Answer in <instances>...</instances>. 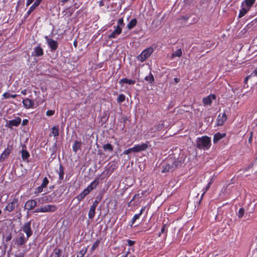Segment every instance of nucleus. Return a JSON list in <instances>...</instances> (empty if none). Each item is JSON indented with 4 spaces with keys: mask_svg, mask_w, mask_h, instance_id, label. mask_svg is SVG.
<instances>
[{
    "mask_svg": "<svg viewBox=\"0 0 257 257\" xmlns=\"http://www.w3.org/2000/svg\"><path fill=\"white\" fill-rule=\"evenodd\" d=\"M175 169L174 159L169 158L163 166L162 172L165 173L173 170Z\"/></svg>",
    "mask_w": 257,
    "mask_h": 257,
    "instance_id": "nucleus-5",
    "label": "nucleus"
},
{
    "mask_svg": "<svg viewBox=\"0 0 257 257\" xmlns=\"http://www.w3.org/2000/svg\"><path fill=\"white\" fill-rule=\"evenodd\" d=\"M33 2V0H27L26 6L28 7Z\"/></svg>",
    "mask_w": 257,
    "mask_h": 257,
    "instance_id": "nucleus-50",
    "label": "nucleus"
},
{
    "mask_svg": "<svg viewBox=\"0 0 257 257\" xmlns=\"http://www.w3.org/2000/svg\"><path fill=\"white\" fill-rule=\"evenodd\" d=\"M211 184V182H209V183L208 184V185H207V186H206V187L205 188V190H204V192H203V194H202V197L204 195V194H205V192L207 191V190L209 188V187H210V186Z\"/></svg>",
    "mask_w": 257,
    "mask_h": 257,
    "instance_id": "nucleus-44",
    "label": "nucleus"
},
{
    "mask_svg": "<svg viewBox=\"0 0 257 257\" xmlns=\"http://www.w3.org/2000/svg\"><path fill=\"white\" fill-rule=\"evenodd\" d=\"M34 55L35 56H41L43 55V50L40 46H37L34 49Z\"/></svg>",
    "mask_w": 257,
    "mask_h": 257,
    "instance_id": "nucleus-19",
    "label": "nucleus"
},
{
    "mask_svg": "<svg viewBox=\"0 0 257 257\" xmlns=\"http://www.w3.org/2000/svg\"><path fill=\"white\" fill-rule=\"evenodd\" d=\"M61 1L62 3H65L67 2L69 0H61Z\"/></svg>",
    "mask_w": 257,
    "mask_h": 257,
    "instance_id": "nucleus-59",
    "label": "nucleus"
},
{
    "mask_svg": "<svg viewBox=\"0 0 257 257\" xmlns=\"http://www.w3.org/2000/svg\"><path fill=\"white\" fill-rule=\"evenodd\" d=\"M119 83H126L129 85L134 84L136 83V81L133 79H129L127 78H123L119 80Z\"/></svg>",
    "mask_w": 257,
    "mask_h": 257,
    "instance_id": "nucleus-22",
    "label": "nucleus"
},
{
    "mask_svg": "<svg viewBox=\"0 0 257 257\" xmlns=\"http://www.w3.org/2000/svg\"><path fill=\"white\" fill-rule=\"evenodd\" d=\"M43 188L44 187H42L41 185L40 186L38 187L37 188V193H41V192H42Z\"/></svg>",
    "mask_w": 257,
    "mask_h": 257,
    "instance_id": "nucleus-47",
    "label": "nucleus"
},
{
    "mask_svg": "<svg viewBox=\"0 0 257 257\" xmlns=\"http://www.w3.org/2000/svg\"><path fill=\"white\" fill-rule=\"evenodd\" d=\"M98 202L97 201L95 200L94 203H93L92 205L91 206V207H92V208H94L95 209H96L97 206V204H98Z\"/></svg>",
    "mask_w": 257,
    "mask_h": 257,
    "instance_id": "nucleus-48",
    "label": "nucleus"
},
{
    "mask_svg": "<svg viewBox=\"0 0 257 257\" xmlns=\"http://www.w3.org/2000/svg\"><path fill=\"white\" fill-rule=\"evenodd\" d=\"M145 207H143L141 209V211H140V212L139 213V214H140V215H141L143 213V211H145Z\"/></svg>",
    "mask_w": 257,
    "mask_h": 257,
    "instance_id": "nucleus-56",
    "label": "nucleus"
},
{
    "mask_svg": "<svg viewBox=\"0 0 257 257\" xmlns=\"http://www.w3.org/2000/svg\"><path fill=\"white\" fill-rule=\"evenodd\" d=\"M174 81L176 83H177L179 81V79L178 78H174Z\"/></svg>",
    "mask_w": 257,
    "mask_h": 257,
    "instance_id": "nucleus-57",
    "label": "nucleus"
},
{
    "mask_svg": "<svg viewBox=\"0 0 257 257\" xmlns=\"http://www.w3.org/2000/svg\"><path fill=\"white\" fill-rule=\"evenodd\" d=\"M257 75V67L255 68L254 69V70L252 72L251 74L250 75L248 76H247L245 77L244 80V83L245 84L246 83V82L248 80V79L251 76V75H253V76H256Z\"/></svg>",
    "mask_w": 257,
    "mask_h": 257,
    "instance_id": "nucleus-32",
    "label": "nucleus"
},
{
    "mask_svg": "<svg viewBox=\"0 0 257 257\" xmlns=\"http://www.w3.org/2000/svg\"><path fill=\"white\" fill-rule=\"evenodd\" d=\"M238 17L239 18H240L241 17V10H239V15H238Z\"/></svg>",
    "mask_w": 257,
    "mask_h": 257,
    "instance_id": "nucleus-61",
    "label": "nucleus"
},
{
    "mask_svg": "<svg viewBox=\"0 0 257 257\" xmlns=\"http://www.w3.org/2000/svg\"><path fill=\"white\" fill-rule=\"evenodd\" d=\"M23 104L26 108L28 109L33 107L34 102L29 98H25L23 100Z\"/></svg>",
    "mask_w": 257,
    "mask_h": 257,
    "instance_id": "nucleus-13",
    "label": "nucleus"
},
{
    "mask_svg": "<svg viewBox=\"0 0 257 257\" xmlns=\"http://www.w3.org/2000/svg\"><path fill=\"white\" fill-rule=\"evenodd\" d=\"M60 249H56L55 250V254H57L58 257H60Z\"/></svg>",
    "mask_w": 257,
    "mask_h": 257,
    "instance_id": "nucleus-52",
    "label": "nucleus"
},
{
    "mask_svg": "<svg viewBox=\"0 0 257 257\" xmlns=\"http://www.w3.org/2000/svg\"><path fill=\"white\" fill-rule=\"evenodd\" d=\"M227 115L225 112L219 114L216 119L217 125L218 126L222 125L226 120Z\"/></svg>",
    "mask_w": 257,
    "mask_h": 257,
    "instance_id": "nucleus-7",
    "label": "nucleus"
},
{
    "mask_svg": "<svg viewBox=\"0 0 257 257\" xmlns=\"http://www.w3.org/2000/svg\"><path fill=\"white\" fill-rule=\"evenodd\" d=\"M64 170H63V167L62 165H60L59 167V179L62 180L63 178L64 177Z\"/></svg>",
    "mask_w": 257,
    "mask_h": 257,
    "instance_id": "nucleus-31",
    "label": "nucleus"
},
{
    "mask_svg": "<svg viewBox=\"0 0 257 257\" xmlns=\"http://www.w3.org/2000/svg\"><path fill=\"white\" fill-rule=\"evenodd\" d=\"M95 209L94 208L90 207V210L88 213V217L91 219L94 217L95 213Z\"/></svg>",
    "mask_w": 257,
    "mask_h": 257,
    "instance_id": "nucleus-28",
    "label": "nucleus"
},
{
    "mask_svg": "<svg viewBox=\"0 0 257 257\" xmlns=\"http://www.w3.org/2000/svg\"><path fill=\"white\" fill-rule=\"evenodd\" d=\"M141 215L140 214L138 213V214H136L134 215L133 218V220H132V222L133 223H134L135 222V221L139 219Z\"/></svg>",
    "mask_w": 257,
    "mask_h": 257,
    "instance_id": "nucleus-42",
    "label": "nucleus"
},
{
    "mask_svg": "<svg viewBox=\"0 0 257 257\" xmlns=\"http://www.w3.org/2000/svg\"><path fill=\"white\" fill-rule=\"evenodd\" d=\"M81 194L84 197H85L86 196V195H84V194L83 192H82Z\"/></svg>",
    "mask_w": 257,
    "mask_h": 257,
    "instance_id": "nucleus-64",
    "label": "nucleus"
},
{
    "mask_svg": "<svg viewBox=\"0 0 257 257\" xmlns=\"http://www.w3.org/2000/svg\"><path fill=\"white\" fill-rule=\"evenodd\" d=\"M21 121V119L20 117L10 120L8 123L9 127L11 128L13 126H17L20 124Z\"/></svg>",
    "mask_w": 257,
    "mask_h": 257,
    "instance_id": "nucleus-16",
    "label": "nucleus"
},
{
    "mask_svg": "<svg viewBox=\"0 0 257 257\" xmlns=\"http://www.w3.org/2000/svg\"><path fill=\"white\" fill-rule=\"evenodd\" d=\"M255 2V0H244L242 2V17L250 10Z\"/></svg>",
    "mask_w": 257,
    "mask_h": 257,
    "instance_id": "nucleus-2",
    "label": "nucleus"
},
{
    "mask_svg": "<svg viewBox=\"0 0 257 257\" xmlns=\"http://www.w3.org/2000/svg\"><path fill=\"white\" fill-rule=\"evenodd\" d=\"M241 211H242V216L243 215V213H244V210H243V209L242 208Z\"/></svg>",
    "mask_w": 257,
    "mask_h": 257,
    "instance_id": "nucleus-63",
    "label": "nucleus"
},
{
    "mask_svg": "<svg viewBox=\"0 0 257 257\" xmlns=\"http://www.w3.org/2000/svg\"><path fill=\"white\" fill-rule=\"evenodd\" d=\"M124 25V24L123 23V19H119L117 22V27H120L121 28V27H123Z\"/></svg>",
    "mask_w": 257,
    "mask_h": 257,
    "instance_id": "nucleus-40",
    "label": "nucleus"
},
{
    "mask_svg": "<svg viewBox=\"0 0 257 257\" xmlns=\"http://www.w3.org/2000/svg\"><path fill=\"white\" fill-rule=\"evenodd\" d=\"M15 257H23V254L20 253L19 255H16Z\"/></svg>",
    "mask_w": 257,
    "mask_h": 257,
    "instance_id": "nucleus-58",
    "label": "nucleus"
},
{
    "mask_svg": "<svg viewBox=\"0 0 257 257\" xmlns=\"http://www.w3.org/2000/svg\"><path fill=\"white\" fill-rule=\"evenodd\" d=\"M81 146V143L77 141H76L74 142V144L73 146V150L74 152H76L78 150L80 149Z\"/></svg>",
    "mask_w": 257,
    "mask_h": 257,
    "instance_id": "nucleus-24",
    "label": "nucleus"
},
{
    "mask_svg": "<svg viewBox=\"0 0 257 257\" xmlns=\"http://www.w3.org/2000/svg\"><path fill=\"white\" fill-rule=\"evenodd\" d=\"M98 183V181L96 180L93 181L83 191V193L84 194V195H87L89 194V193L92 191L94 188L96 187Z\"/></svg>",
    "mask_w": 257,
    "mask_h": 257,
    "instance_id": "nucleus-9",
    "label": "nucleus"
},
{
    "mask_svg": "<svg viewBox=\"0 0 257 257\" xmlns=\"http://www.w3.org/2000/svg\"><path fill=\"white\" fill-rule=\"evenodd\" d=\"M77 199H78V201H81V200H82L84 197L83 196V195H82L81 193H80V194H79L77 196Z\"/></svg>",
    "mask_w": 257,
    "mask_h": 257,
    "instance_id": "nucleus-46",
    "label": "nucleus"
},
{
    "mask_svg": "<svg viewBox=\"0 0 257 257\" xmlns=\"http://www.w3.org/2000/svg\"><path fill=\"white\" fill-rule=\"evenodd\" d=\"M42 0H36L35 3L32 5L29 11L27 12V16L28 17L40 4Z\"/></svg>",
    "mask_w": 257,
    "mask_h": 257,
    "instance_id": "nucleus-17",
    "label": "nucleus"
},
{
    "mask_svg": "<svg viewBox=\"0 0 257 257\" xmlns=\"http://www.w3.org/2000/svg\"><path fill=\"white\" fill-rule=\"evenodd\" d=\"M125 97L124 95L121 94L118 95L117 101L118 103H121L125 100Z\"/></svg>",
    "mask_w": 257,
    "mask_h": 257,
    "instance_id": "nucleus-36",
    "label": "nucleus"
},
{
    "mask_svg": "<svg viewBox=\"0 0 257 257\" xmlns=\"http://www.w3.org/2000/svg\"><path fill=\"white\" fill-rule=\"evenodd\" d=\"M28 122V120L27 119H24L23 120L22 124L24 125H25L27 124Z\"/></svg>",
    "mask_w": 257,
    "mask_h": 257,
    "instance_id": "nucleus-53",
    "label": "nucleus"
},
{
    "mask_svg": "<svg viewBox=\"0 0 257 257\" xmlns=\"http://www.w3.org/2000/svg\"><path fill=\"white\" fill-rule=\"evenodd\" d=\"M21 93L23 95H26L27 94V90L26 89H24L21 91Z\"/></svg>",
    "mask_w": 257,
    "mask_h": 257,
    "instance_id": "nucleus-55",
    "label": "nucleus"
},
{
    "mask_svg": "<svg viewBox=\"0 0 257 257\" xmlns=\"http://www.w3.org/2000/svg\"><path fill=\"white\" fill-rule=\"evenodd\" d=\"M127 242L129 246H132L135 243L134 241L129 239L127 240Z\"/></svg>",
    "mask_w": 257,
    "mask_h": 257,
    "instance_id": "nucleus-49",
    "label": "nucleus"
},
{
    "mask_svg": "<svg viewBox=\"0 0 257 257\" xmlns=\"http://www.w3.org/2000/svg\"><path fill=\"white\" fill-rule=\"evenodd\" d=\"M55 111L52 110H49L46 112V115L47 116H51L54 114Z\"/></svg>",
    "mask_w": 257,
    "mask_h": 257,
    "instance_id": "nucleus-43",
    "label": "nucleus"
},
{
    "mask_svg": "<svg viewBox=\"0 0 257 257\" xmlns=\"http://www.w3.org/2000/svg\"><path fill=\"white\" fill-rule=\"evenodd\" d=\"M23 230L26 233L27 238H29L32 235L33 232L31 230V222H28L24 225Z\"/></svg>",
    "mask_w": 257,
    "mask_h": 257,
    "instance_id": "nucleus-10",
    "label": "nucleus"
},
{
    "mask_svg": "<svg viewBox=\"0 0 257 257\" xmlns=\"http://www.w3.org/2000/svg\"><path fill=\"white\" fill-rule=\"evenodd\" d=\"M17 202V201L16 200H14L13 201L8 203L6 207V210L9 212L12 211L15 209Z\"/></svg>",
    "mask_w": 257,
    "mask_h": 257,
    "instance_id": "nucleus-18",
    "label": "nucleus"
},
{
    "mask_svg": "<svg viewBox=\"0 0 257 257\" xmlns=\"http://www.w3.org/2000/svg\"><path fill=\"white\" fill-rule=\"evenodd\" d=\"M251 141H252V135H250L248 138L247 147H248V144L250 145Z\"/></svg>",
    "mask_w": 257,
    "mask_h": 257,
    "instance_id": "nucleus-51",
    "label": "nucleus"
},
{
    "mask_svg": "<svg viewBox=\"0 0 257 257\" xmlns=\"http://www.w3.org/2000/svg\"><path fill=\"white\" fill-rule=\"evenodd\" d=\"M173 159H174V164L175 168L181 165L182 161L181 160H175L174 158H173Z\"/></svg>",
    "mask_w": 257,
    "mask_h": 257,
    "instance_id": "nucleus-38",
    "label": "nucleus"
},
{
    "mask_svg": "<svg viewBox=\"0 0 257 257\" xmlns=\"http://www.w3.org/2000/svg\"><path fill=\"white\" fill-rule=\"evenodd\" d=\"M10 154V151L9 150H6L0 157L1 161H3Z\"/></svg>",
    "mask_w": 257,
    "mask_h": 257,
    "instance_id": "nucleus-27",
    "label": "nucleus"
},
{
    "mask_svg": "<svg viewBox=\"0 0 257 257\" xmlns=\"http://www.w3.org/2000/svg\"><path fill=\"white\" fill-rule=\"evenodd\" d=\"M241 214V208H240L238 210V216L240 217V215Z\"/></svg>",
    "mask_w": 257,
    "mask_h": 257,
    "instance_id": "nucleus-60",
    "label": "nucleus"
},
{
    "mask_svg": "<svg viewBox=\"0 0 257 257\" xmlns=\"http://www.w3.org/2000/svg\"><path fill=\"white\" fill-rule=\"evenodd\" d=\"M145 79L146 81L149 82L150 83H152V82L154 81V76L151 73H150L148 76H146Z\"/></svg>",
    "mask_w": 257,
    "mask_h": 257,
    "instance_id": "nucleus-29",
    "label": "nucleus"
},
{
    "mask_svg": "<svg viewBox=\"0 0 257 257\" xmlns=\"http://www.w3.org/2000/svg\"><path fill=\"white\" fill-rule=\"evenodd\" d=\"M3 96L6 99L9 98L10 97L15 98L17 96L16 94H11L9 92H5L3 94Z\"/></svg>",
    "mask_w": 257,
    "mask_h": 257,
    "instance_id": "nucleus-30",
    "label": "nucleus"
},
{
    "mask_svg": "<svg viewBox=\"0 0 257 257\" xmlns=\"http://www.w3.org/2000/svg\"><path fill=\"white\" fill-rule=\"evenodd\" d=\"M132 152H134V149H133V148H130L127 150H126L125 151H123V154L124 155H127L131 153H132Z\"/></svg>",
    "mask_w": 257,
    "mask_h": 257,
    "instance_id": "nucleus-41",
    "label": "nucleus"
},
{
    "mask_svg": "<svg viewBox=\"0 0 257 257\" xmlns=\"http://www.w3.org/2000/svg\"><path fill=\"white\" fill-rule=\"evenodd\" d=\"M11 239V237H7V240H9Z\"/></svg>",
    "mask_w": 257,
    "mask_h": 257,
    "instance_id": "nucleus-62",
    "label": "nucleus"
},
{
    "mask_svg": "<svg viewBox=\"0 0 257 257\" xmlns=\"http://www.w3.org/2000/svg\"><path fill=\"white\" fill-rule=\"evenodd\" d=\"M254 165V163L252 162L243 169V173L245 176H251L256 172V169L253 167Z\"/></svg>",
    "mask_w": 257,
    "mask_h": 257,
    "instance_id": "nucleus-6",
    "label": "nucleus"
},
{
    "mask_svg": "<svg viewBox=\"0 0 257 257\" xmlns=\"http://www.w3.org/2000/svg\"><path fill=\"white\" fill-rule=\"evenodd\" d=\"M28 239V238H27V237H25V236L24 235V234H22L20 236V237L17 239V243L19 245H22L25 244L27 242Z\"/></svg>",
    "mask_w": 257,
    "mask_h": 257,
    "instance_id": "nucleus-20",
    "label": "nucleus"
},
{
    "mask_svg": "<svg viewBox=\"0 0 257 257\" xmlns=\"http://www.w3.org/2000/svg\"><path fill=\"white\" fill-rule=\"evenodd\" d=\"M216 99V96L214 94H210L203 99L204 105H210L212 100Z\"/></svg>",
    "mask_w": 257,
    "mask_h": 257,
    "instance_id": "nucleus-12",
    "label": "nucleus"
},
{
    "mask_svg": "<svg viewBox=\"0 0 257 257\" xmlns=\"http://www.w3.org/2000/svg\"><path fill=\"white\" fill-rule=\"evenodd\" d=\"M152 48L149 47L144 50L137 57V59L141 62L145 61L153 52Z\"/></svg>",
    "mask_w": 257,
    "mask_h": 257,
    "instance_id": "nucleus-3",
    "label": "nucleus"
},
{
    "mask_svg": "<svg viewBox=\"0 0 257 257\" xmlns=\"http://www.w3.org/2000/svg\"><path fill=\"white\" fill-rule=\"evenodd\" d=\"M196 147L199 149L208 150L211 146L210 138L207 136L198 138L196 141Z\"/></svg>",
    "mask_w": 257,
    "mask_h": 257,
    "instance_id": "nucleus-1",
    "label": "nucleus"
},
{
    "mask_svg": "<svg viewBox=\"0 0 257 257\" xmlns=\"http://www.w3.org/2000/svg\"><path fill=\"white\" fill-rule=\"evenodd\" d=\"M225 136V134H221L217 133L214 136L213 142L216 143L218 141L223 138Z\"/></svg>",
    "mask_w": 257,
    "mask_h": 257,
    "instance_id": "nucleus-21",
    "label": "nucleus"
},
{
    "mask_svg": "<svg viewBox=\"0 0 257 257\" xmlns=\"http://www.w3.org/2000/svg\"><path fill=\"white\" fill-rule=\"evenodd\" d=\"M86 252V248H83L80 250L79 252L77 254V257H83Z\"/></svg>",
    "mask_w": 257,
    "mask_h": 257,
    "instance_id": "nucleus-34",
    "label": "nucleus"
},
{
    "mask_svg": "<svg viewBox=\"0 0 257 257\" xmlns=\"http://www.w3.org/2000/svg\"><path fill=\"white\" fill-rule=\"evenodd\" d=\"M56 207L54 205L48 204L45 206H41L40 208H37L36 212H51L56 210Z\"/></svg>",
    "mask_w": 257,
    "mask_h": 257,
    "instance_id": "nucleus-4",
    "label": "nucleus"
},
{
    "mask_svg": "<svg viewBox=\"0 0 257 257\" xmlns=\"http://www.w3.org/2000/svg\"><path fill=\"white\" fill-rule=\"evenodd\" d=\"M45 38L47 40L49 46L52 50H55L57 48L58 43L56 41L52 39H49L47 37H46Z\"/></svg>",
    "mask_w": 257,
    "mask_h": 257,
    "instance_id": "nucleus-11",
    "label": "nucleus"
},
{
    "mask_svg": "<svg viewBox=\"0 0 257 257\" xmlns=\"http://www.w3.org/2000/svg\"><path fill=\"white\" fill-rule=\"evenodd\" d=\"M166 225L164 224L162 227V229H161V232L159 233V236H160L161 235V233H163L165 231V229H166Z\"/></svg>",
    "mask_w": 257,
    "mask_h": 257,
    "instance_id": "nucleus-45",
    "label": "nucleus"
},
{
    "mask_svg": "<svg viewBox=\"0 0 257 257\" xmlns=\"http://www.w3.org/2000/svg\"><path fill=\"white\" fill-rule=\"evenodd\" d=\"M22 156L23 159H27L30 156L29 153L25 150H22Z\"/></svg>",
    "mask_w": 257,
    "mask_h": 257,
    "instance_id": "nucleus-35",
    "label": "nucleus"
},
{
    "mask_svg": "<svg viewBox=\"0 0 257 257\" xmlns=\"http://www.w3.org/2000/svg\"><path fill=\"white\" fill-rule=\"evenodd\" d=\"M103 148L105 151L108 150L110 152H111L113 150V147L110 144H107L105 145Z\"/></svg>",
    "mask_w": 257,
    "mask_h": 257,
    "instance_id": "nucleus-33",
    "label": "nucleus"
},
{
    "mask_svg": "<svg viewBox=\"0 0 257 257\" xmlns=\"http://www.w3.org/2000/svg\"><path fill=\"white\" fill-rule=\"evenodd\" d=\"M50 135L54 137H57L59 135L58 126H54L52 128V132Z\"/></svg>",
    "mask_w": 257,
    "mask_h": 257,
    "instance_id": "nucleus-23",
    "label": "nucleus"
},
{
    "mask_svg": "<svg viewBox=\"0 0 257 257\" xmlns=\"http://www.w3.org/2000/svg\"><path fill=\"white\" fill-rule=\"evenodd\" d=\"M49 183V181L47 177L44 178L43 180V182L41 184L42 187H43L44 188L46 187L47 185H48Z\"/></svg>",
    "mask_w": 257,
    "mask_h": 257,
    "instance_id": "nucleus-39",
    "label": "nucleus"
},
{
    "mask_svg": "<svg viewBox=\"0 0 257 257\" xmlns=\"http://www.w3.org/2000/svg\"><path fill=\"white\" fill-rule=\"evenodd\" d=\"M133 148L134 153L140 152L146 150L148 148V143L139 144L135 146Z\"/></svg>",
    "mask_w": 257,
    "mask_h": 257,
    "instance_id": "nucleus-8",
    "label": "nucleus"
},
{
    "mask_svg": "<svg viewBox=\"0 0 257 257\" xmlns=\"http://www.w3.org/2000/svg\"><path fill=\"white\" fill-rule=\"evenodd\" d=\"M137 20L136 19H134L132 20L129 22V23L127 24V28L129 30H131L132 28H133L137 25Z\"/></svg>",
    "mask_w": 257,
    "mask_h": 257,
    "instance_id": "nucleus-25",
    "label": "nucleus"
},
{
    "mask_svg": "<svg viewBox=\"0 0 257 257\" xmlns=\"http://www.w3.org/2000/svg\"><path fill=\"white\" fill-rule=\"evenodd\" d=\"M163 126H164V124L163 123H160L158 124L157 125H156L155 126V128H154L155 131H160V130L162 129Z\"/></svg>",
    "mask_w": 257,
    "mask_h": 257,
    "instance_id": "nucleus-37",
    "label": "nucleus"
},
{
    "mask_svg": "<svg viewBox=\"0 0 257 257\" xmlns=\"http://www.w3.org/2000/svg\"><path fill=\"white\" fill-rule=\"evenodd\" d=\"M98 242H95L92 246V249H94L97 245H98Z\"/></svg>",
    "mask_w": 257,
    "mask_h": 257,
    "instance_id": "nucleus-54",
    "label": "nucleus"
},
{
    "mask_svg": "<svg viewBox=\"0 0 257 257\" xmlns=\"http://www.w3.org/2000/svg\"><path fill=\"white\" fill-rule=\"evenodd\" d=\"M122 31V28L120 27H116L115 29L108 36L109 38H115L119 35Z\"/></svg>",
    "mask_w": 257,
    "mask_h": 257,
    "instance_id": "nucleus-15",
    "label": "nucleus"
},
{
    "mask_svg": "<svg viewBox=\"0 0 257 257\" xmlns=\"http://www.w3.org/2000/svg\"><path fill=\"white\" fill-rule=\"evenodd\" d=\"M37 205V202L35 200L28 201L25 204V208L28 210L33 209Z\"/></svg>",
    "mask_w": 257,
    "mask_h": 257,
    "instance_id": "nucleus-14",
    "label": "nucleus"
},
{
    "mask_svg": "<svg viewBox=\"0 0 257 257\" xmlns=\"http://www.w3.org/2000/svg\"><path fill=\"white\" fill-rule=\"evenodd\" d=\"M182 51L181 49H178L175 52H173L171 56V58H173L175 57H180L182 55Z\"/></svg>",
    "mask_w": 257,
    "mask_h": 257,
    "instance_id": "nucleus-26",
    "label": "nucleus"
}]
</instances>
